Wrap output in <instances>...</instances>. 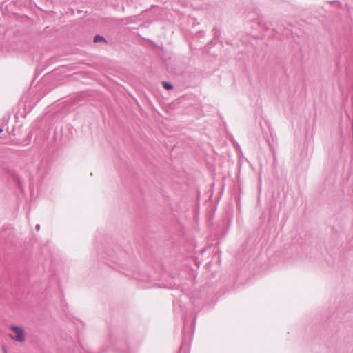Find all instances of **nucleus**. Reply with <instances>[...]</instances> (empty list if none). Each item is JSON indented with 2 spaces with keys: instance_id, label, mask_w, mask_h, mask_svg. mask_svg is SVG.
<instances>
[{
  "instance_id": "f257e3e1",
  "label": "nucleus",
  "mask_w": 353,
  "mask_h": 353,
  "mask_svg": "<svg viewBox=\"0 0 353 353\" xmlns=\"http://www.w3.org/2000/svg\"><path fill=\"white\" fill-rule=\"evenodd\" d=\"M10 330H12L15 335L10 334V337L17 342H23L26 339V334L23 328L16 325H11Z\"/></svg>"
},
{
  "instance_id": "f03ea898",
  "label": "nucleus",
  "mask_w": 353,
  "mask_h": 353,
  "mask_svg": "<svg viewBox=\"0 0 353 353\" xmlns=\"http://www.w3.org/2000/svg\"><path fill=\"white\" fill-rule=\"evenodd\" d=\"M48 172V168L47 165V163L46 162H42L38 167L37 171V179L38 181H41L44 179L46 175L47 174Z\"/></svg>"
},
{
  "instance_id": "7ed1b4c3",
  "label": "nucleus",
  "mask_w": 353,
  "mask_h": 353,
  "mask_svg": "<svg viewBox=\"0 0 353 353\" xmlns=\"http://www.w3.org/2000/svg\"><path fill=\"white\" fill-rule=\"evenodd\" d=\"M93 41H94V43H98V42H101V41H104V42L106 41V40L104 38V37L99 35V34L94 36Z\"/></svg>"
},
{
  "instance_id": "20e7f679",
  "label": "nucleus",
  "mask_w": 353,
  "mask_h": 353,
  "mask_svg": "<svg viewBox=\"0 0 353 353\" xmlns=\"http://www.w3.org/2000/svg\"><path fill=\"white\" fill-rule=\"evenodd\" d=\"M163 88L168 90H172L173 88V85L171 83L163 81Z\"/></svg>"
},
{
  "instance_id": "39448f33",
  "label": "nucleus",
  "mask_w": 353,
  "mask_h": 353,
  "mask_svg": "<svg viewBox=\"0 0 353 353\" xmlns=\"http://www.w3.org/2000/svg\"><path fill=\"white\" fill-rule=\"evenodd\" d=\"M137 18V17L135 16H133V17H130L128 18H126V23H132L134 22V19Z\"/></svg>"
},
{
  "instance_id": "423d86ee",
  "label": "nucleus",
  "mask_w": 353,
  "mask_h": 353,
  "mask_svg": "<svg viewBox=\"0 0 353 353\" xmlns=\"http://www.w3.org/2000/svg\"><path fill=\"white\" fill-rule=\"evenodd\" d=\"M39 229H40V225L39 224H37L36 225V230L38 231V230H39Z\"/></svg>"
},
{
  "instance_id": "0eeeda50",
  "label": "nucleus",
  "mask_w": 353,
  "mask_h": 353,
  "mask_svg": "<svg viewBox=\"0 0 353 353\" xmlns=\"http://www.w3.org/2000/svg\"><path fill=\"white\" fill-rule=\"evenodd\" d=\"M3 132V129L0 128V133Z\"/></svg>"
}]
</instances>
